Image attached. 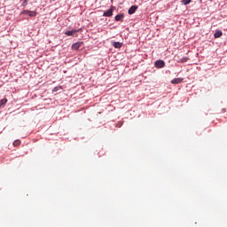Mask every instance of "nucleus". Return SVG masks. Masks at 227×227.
Segmentation results:
<instances>
[{"instance_id":"1","label":"nucleus","mask_w":227,"mask_h":227,"mask_svg":"<svg viewBox=\"0 0 227 227\" xmlns=\"http://www.w3.org/2000/svg\"><path fill=\"white\" fill-rule=\"evenodd\" d=\"M116 10V7L111 6L109 10L104 12L103 16L104 17H113V12Z\"/></svg>"},{"instance_id":"2","label":"nucleus","mask_w":227,"mask_h":227,"mask_svg":"<svg viewBox=\"0 0 227 227\" xmlns=\"http://www.w3.org/2000/svg\"><path fill=\"white\" fill-rule=\"evenodd\" d=\"M83 45H84L83 42H78L72 45V49L74 51H79V49H81V47H82Z\"/></svg>"},{"instance_id":"3","label":"nucleus","mask_w":227,"mask_h":227,"mask_svg":"<svg viewBox=\"0 0 227 227\" xmlns=\"http://www.w3.org/2000/svg\"><path fill=\"white\" fill-rule=\"evenodd\" d=\"M154 65L156 68H164V67H166V62H164V60H156Z\"/></svg>"},{"instance_id":"4","label":"nucleus","mask_w":227,"mask_h":227,"mask_svg":"<svg viewBox=\"0 0 227 227\" xmlns=\"http://www.w3.org/2000/svg\"><path fill=\"white\" fill-rule=\"evenodd\" d=\"M24 15H28L29 17H36V12L35 11H24Z\"/></svg>"},{"instance_id":"5","label":"nucleus","mask_w":227,"mask_h":227,"mask_svg":"<svg viewBox=\"0 0 227 227\" xmlns=\"http://www.w3.org/2000/svg\"><path fill=\"white\" fill-rule=\"evenodd\" d=\"M137 5H133L131 6L129 11H128V13L129 15H133V13H136V12L137 11Z\"/></svg>"},{"instance_id":"6","label":"nucleus","mask_w":227,"mask_h":227,"mask_svg":"<svg viewBox=\"0 0 227 227\" xmlns=\"http://www.w3.org/2000/svg\"><path fill=\"white\" fill-rule=\"evenodd\" d=\"M184 82V78H174L171 80V84H180V82Z\"/></svg>"},{"instance_id":"7","label":"nucleus","mask_w":227,"mask_h":227,"mask_svg":"<svg viewBox=\"0 0 227 227\" xmlns=\"http://www.w3.org/2000/svg\"><path fill=\"white\" fill-rule=\"evenodd\" d=\"M177 59V63H185L187 61V57H183V58H180V55H178L177 57H176Z\"/></svg>"},{"instance_id":"8","label":"nucleus","mask_w":227,"mask_h":227,"mask_svg":"<svg viewBox=\"0 0 227 227\" xmlns=\"http://www.w3.org/2000/svg\"><path fill=\"white\" fill-rule=\"evenodd\" d=\"M75 33H79V30H68L65 32V35H67V36H74Z\"/></svg>"},{"instance_id":"9","label":"nucleus","mask_w":227,"mask_h":227,"mask_svg":"<svg viewBox=\"0 0 227 227\" xmlns=\"http://www.w3.org/2000/svg\"><path fill=\"white\" fill-rule=\"evenodd\" d=\"M223 36V31L221 30H216L215 33L214 34L215 38H221Z\"/></svg>"},{"instance_id":"10","label":"nucleus","mask_w":227,"mask_h":227,"mask_svg":"<svg viewBox=\"0 0 227 227\" xmlns=\"http://www.w3.org/2000/svg\"><path fill=\"white\" fill-rule=\"evenodd\" d=\"M113 45H114V47L115 49H121V47L123 46V43H120V42H114V43H113Z\"/></svg>"},{"instance_id":"11","label":"nucleus","mask_w":227,"mask_h":227,"mask_svg":"<svg viewBox=\"0 0 227 227\" xmlns=\"http://www.w3.org/2000/svg\"><path fill=\"white\" fill-rule=\"evenodd\" d=\"M123 14H118V15H116L115 16V20H116V22H119V21H121V22H123Z\"/></svg>"},{"instance_id":"12","label":"nucleus","mask_w":227,"mask_h":227,"mask_svg":"<svg viewBox=\"0 0 227 227\" xmlns=\"http://www.w3.org/2000/svg\"><path fill=\"white\" fill-rule=\"evenodd\" d=\"M8 102L7 98H3L2 100H0V107H2V106H4V104H6Z\"/></svg>"},{"instance_id":"13","label":"nucleus","mask_w":227,"mask_h":227,"mask_svg":"<svg viewBox=\"0 0 227 227\" xmlns=\"http://www.w3.org/2000/svg\"><path fill=\"white\" fill-rule=\"evenodd\" d=\"M20 140H15L13 142V146H20Z\"/></svg>"},{"instance_id":"14","label":"nucleus","mask_w":227,"mask_h":227,"mask_svg":"<svg viewBox=\"0 0 227 227\" xmlns=\"http://www.w3.org/2000/svg\"><path fill=\"white\" fill-rule=\"evenodd\" d=\"M192 0H183L184 4H189Z\"/></svg>"},{"instance_id":"15","label":"nucleus","mask_w":227,"mask_h":227,"mask_svg":"<svg viewBox=\"0 0 227 227\" xmlns=\"http://www.w3.org/2000/svg\"><path fill=\"white\" fill-rule=\"evenodd\" d=\"M59 90H61V87H60V86L55 87V88L52 90V91H58Z\"/></svg>"},{"instance_id":"16","label":"nucleus","mask_w":227,"mask_h":227,"mask_svg":"<svg viewBox=\"0 0 227 227\" xmlns=\"http://www.w3.org/2000/svg\"><path fill=\"white\" fill-rule=\"evenodd\" d=\"M27 3V0H25V1H24V4H26Z\"/></svg>"}]
</instances>
